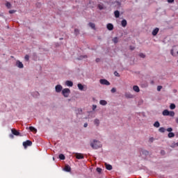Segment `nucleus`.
Segmentation results:
<instances>
[{"label": "nucleus", "instance_id": "40", "mask_svg": "<svg viewBox=\"0 0 178 178\" xmlns=\"http://www.w3.org/2000/svg\"><path fill=\"white\" fill-rule=\"evenodd\" d=\"M111 92L112 93L116 92V88H113L111 89Z\"/></svg>", "mask_w": 178, "mask_h": 178}, {"label": "nucleus", "instance_id": "46", "mask_svg": "<svg viewBox=\"0 0 178 178\" xmlns=\"http://www.w3.org/2000/svg\"><path fill=\"white\" fill-rule=\"evenodd\" d=\"M130 49H131V51H134V47L132 46H130Z\"/></svg>", "mask_w": 178, "mask_h": 178}, {"label": "nucleus", "instance_id": "52", "mask_svg": "<svg viewBox=\"0 0 178 178\" xmlns=\"http://www.w3.org/2000/svg\"><path fill=\"white\" fill-rule=\"evenodd\" d=\"M175 145H177V147H178V142L177 143H175Z\"/></svg>", "mask_w": 178, "mask_h": 178}, {"label": "nucleus", "instance_id": "44", "mask_svg": "<svg viewBox=\"0 0 178 178\" xmlns=\"http://www.w3.org/2000/svg\"><path fill=\"white\" fill-rule=\"evenodd\" d=\"M97 109V105H93L92 106V111H95Z\"/></svg>", "mask_w": 178, "mask_h": 178}, {"label": "nucleus", "instance_id": "35", "mask_svg": "<svg viewBox=\"0 0 178 178\" xmlns=\"http://www.w3.org/2000/svg\"><path fill=\"white\" fill-rule=\"evenodd\" d=\"M166 131H168L169 133H172V131H173V129L172 127L168 128L166 129Z\"/></svg>", "mask_w": 178, "mask_h": 178}, {"label": "nucleus", "instance_id": "12", "mask_svg": "<svg viewBox=\"0 0 178 178\" xmlns=\"http://www.w3.org/2000/svg\"><path fill=\"white\" fill-rule=\"evenodd\" d=\"M133 90L136 92H140V88L138 86H134Z\"/></svg>", "mask_w": 178, "mask_h": 178}, {"label": "nucleus", "instance_id": "30", "mask_svg": "<svg viewBox=\"0 0 178 178\" xmlns=\"http://www.w3.org/2000/svg\"><path fill=\"white\" fill-rule=\"evenodd\" d=\"M170 109H172V110L176 109V105L175 104H171L170 105Z\"/></svg>", "mask_w": 178, "mask_h": 178}, {"label": "nucleus", "instance_id": "20", "mask_svg": "<svg viewBox=\"0 0 178 178\" xmlns=\"http://www.w3.org/2000/svg\"><path fill=\"white\" fill-rule=\"evenodd\" d=\"M169 113H170L169 111H168V110H164V111H163V116H169Z\"/></svg>", "mask_w": 178, "mask_h": 178}, {"label": "nucleus", "instance_id": "11", "mask_svg": "<svg viewBox=\"0 0 178 178\" xmlns=\"http://www.w3.org/2000/svg\"><path fill=\"white\" fill-rule=\"evenodd\" d=\"M65 84L67 87H73V82L72 81H66Z\"/></svg>", "mask_w": 178, "mask_h": 178}, {"label": "nucleus", "instance_id": "8", "mask_svg": "<svg viewBox=\"0 0 178 178\" xmlns=\"http://www.w3.org/2000/svg\"><path fill=\"white\" fill-rule=\"evenodd\" d=\"M125 97L128 99H133L134 98V95H131V93L126 92Z\"/></svg>", "mask_w": 178, "mask_h": 178}, {"label": "nucleus", "instance_id": "32", "mask_svg": "<svg viewBox=\"0 0 178 178\" xmlns=\"http://www.w3.org/2000/svg\"><path fill=\"white\" fill-rule=\"evenodd\" d=\"M166 129H165L163 127H160L159 129V131H160V133H165Z\"/></svg>", "mask_w": 178, "mask_h": 178}, {"label": "nucleus", "instance_id": "3", "mask_svg": "<svg viewBox=\"0 0 178 178\" xmlns=\"http://www.w3.org/2000/svg\"><path fill=\"white\" fill-rule=\"evenodd\" d=\"M33 145V142L31 140H26L23 142V146L24 148H27V147H31Z\"/></svg>", "mask_w": 178, "mask_h": 178}, {"label": "nucleus", "instance_id": "1", "mask_svg": "<svg viewBox=\"0 0 178 178\" xmlns=\"http://www.w3.org/2000/svg\"><path fill=\"white\" fill-rule=\"evenodd\" d=\"M90 147L93 149H98V148H101L102 147L101 142L97 140H93L92 142H90Z\"/></svg>", "mask_w": 178, "mask_h": 178}, {"label": "nucleus", "instance_id": "22", "mask_svg": "<svg viewBox=\"0 0 178 178\" xmlns=\"http://www.w3.org/2000/svg\"><path fill=\"white\" fill-rule=\"evenodd\" d=\"M29 130L33 131V133H37V129L33 127H29Z\"/></svg>", "mask_w": 178, "mask_h": 178}, {"label": "nucleus", "instance_id": "34", "mask_svg": "<svg viewBox=\"0 0 178 178\" xmlns=\"http://www.w3.org/2000/svg\"><path fill=\"white\" fill-rule=\"evenodd\" d=\"M168 116H171L172 118H173V116H175V112L170 111Z\"/></svg>", "mask_w": 178, "mask_h": 178}, {"label": "nucleus", "instance_id": "18", "mask_svg": "<svg viewBox=\"0 0 178 178\" xmlns=\"http://www.w3.org/2000/svg\"><path fill=\"white\" fill-rule=\"evenodd\" d=\"M173 51H175V49L171 50V55H172V56H178V50L176 51V53H174Z\"/></svg>", "mask_w": 178, "mask_h": 178}, {"label": "nucleus", "instance_id": "26", "mask_svg": "<svg viewBox=\"0 0 178 178\" xmlns=\"http://www.w3.org/2000/svg\"><path fill=\"white\" fill-rule=\"evenodd\" d=\"M106 169H107V170H112V165H111L110 164H106Z\"/></svg>", "mask_w": 178, "mask_h": 178}, {"label": "nucleus", "instance_id": "55", "mask_svg": "<svg viewBox=\"0 0 178 178\" xmlns=\"http://www.w3.org/2000/svg\"><path fill=\"white\" fill-rule=\"evenodd\" d=\"M150 140L152 141V138H150Z\"/></svg>", "mask_w": 178, "mask_h": 178}, {"label": "nucleus", "instance_id": "15", "mask_svg": "<svg viewBox=\"0 0 178 178\" xmlns=\"http://www.w3.org/2000/svg\"><path fill=\"white\" fill-rule=\"evenodd\" d=\"M64 170L65 172H70L72 170V168L69 166V165H67L65 166Z\"/></svg>", "mask_w": 178, "mask_h": 178}, {"label": "nucleus", "instance_id": "41", "mask_svg": "<svg viewBox=\"0 0 178 178\" xmlns=\"http://www.w3.org/2000/svg\"><path fill=\"white\" fill-rule=\"evenodd\" d=\"M161 90H162V86H159L157 87V91H161Z\"/></svg>", "mask_w": 178, "mask_h": 178}, {"label": "nucleus", "instance_id": "33", "mask_svg": "<svg viewBox=\"0 0 178 178\" xmlns=\"http://www.w3.org/2000/svg\"><path fill=\"white\" fill-rule=\"evenodd\" d=\"M79 33H80V31H79V29H74V34L76 35H79Z\"/></svg>", "mask_w": 178, "mask_h": 178}, {"label": "nucleus", "instance_id": "53", "mask_svg": "<svg viewBox=\"0 0 178 178\" xmlns=\"http://www.w3.org/2000/svg\"><path fill=\"white\" fill-rule=\"evenodd\" d=\"M152 84H154V81H152Z\"/></svg>", "mask_w": 178, "mask_h": 178}, {"label": "nucleus", "instance_id": "31", "mask_svg": "<svg viewBox=\"0 0 178 178\" xmlns=\"http://www.w3.org/2000/svg\"><path fill=\"white\" fill-rule=\"evenodd\" d=\"M94 124H96L97 126H99V120L95 119L94 120Z\"/></svg>", "mask_w": 178, "mask_h": 178}, {"label": "nucleus", "instance_id": "48", "mask_svg": "<svg viewBox=\"0 0 178 178\" xmlns=\"http://www.w3.org/2000/svg\"><path fill=\"white\" fill-rule=\"evenodd\" d=\"M100 60H101V59H99V58H96V62H97V63L99 62Z\"/></svg>", "mask_w": 178, "mask_h": 178}, {"label": "nucleus", "instance_id": "54", "mask_svg": "<svg viewBox=\"0 0 178 178\" xmlns=\"http://www.w3.org/2000/svg\"><path fill=\"white\" fill-rule=\"evenodd\" d=\"M83 58H87V56H83Z\"/></svg>", "mask_w": 178, "mask_h": 178}, {"label": "nucleus", "instance_id": "21", "mask_svg": "<svg viewBox=\"0 0 178 178\" xmlns=\"http://www.w3.org/2000/svg\"><path fill=\"white\" fill-rule=\"evenodd\" d=\"M168 138H173V137H175V133H173V132H170V133L168 134Z\"/></svg>", "mask_w": 178, "mask_h": 178}, {"label": "nucleus", "instance_id": "43", "mask_svg": "<svg viewBox=\"0 0 178 178\" xmlns=\"http://www.w3.org/2000/svg\"><path fill=\"white\" fill-rule=\"evenodd\" d=\"M139 56L140 58H145V55H144V54H140Z\"/></svg>", "mask_w": 178, "mask_h": 178}, {"label": "nucleus", "instance_id": "47", "mask_svg": "<svg viewBox=\"0 0 178 178\" xmlns=\"http://www.w3.org/2000/svg\"><path fill=\"white\" fill-rule=\"evenodd\" d=\"M161 155H165V152L163 150H161Z\"/></svg>", "mask_w": 178, "mask_h": 178}, {"label": "nucleus", "instance_id": "10", "mask_svg": "<svg viewBox=\"0 0 178 178\" xmlns=\"http://www.w3.org/2000/svg\"><path fill=\"white\" fill-rule=\"evenodd\" d=\"M158 33H159V29L156 28L153 30L152 34V35H156V34H158Z\"/></svg>", "mask_w": 178, "mask_h": 178}, {"label": "nucleus", "instance_id": "4", "mask_svg": "<svg viewBox=\"0 0 178 178\" xmlns=\"http://www.w3.org/2000/svg\"><path fill=\"white\" fill-rule=\"evenodd\" d=\"M99 83L102 86H111V83L108 82V80L106 79H100Z\"/></svg>", "mask_w": 178, "mask_h": 178}, {"label": "nucleus", "instance_id": "25", "mask_svg": "<svg viewBox=\"0 0 178 178\" xmlns=\"http://www.w3.org/2000/svg\"><path fill=\"white\" fill-rule=\"evenodd\" d=\"M59 159H60L61 161H65V155L63 154H59Z\"/></svg>", "mask_w": 178, "mask_h": 178}, {"label": "nucleus", "instance_id": "13", "mask_svg": "<svg viewBox=\"0 0 178 178\" xmlns=\"http://www.w3.org/2000/svg\"><path fill=\"white\" fill-rule=\"evenodd\" d=\"M121 24L122 27H126L127 26V21L126 19H123L121 22Z\"/></svg>", "mask_w": 178, "mask_h": 178}, {"label": "nucleus", "instance_id": "5", "mask_svg": "<svg viewBox=\"0 0 178 178\" xmlns=\"http://www.w3.org/2000/svg\"><path fill=\"white\" fill-rule=\"evenodd\" d=\"M16 67H19V69H23V67H24V65H23L22 62H20V60H17Z\"/></svg>", "mask_w": 178, "mask_h": 178}, {"label": "nucleus", "instance_id": "50", "mask_svg": "<svg viewBox=\"0 0 178 178\" xmlns=\"http://www.w3.org/2000/svg\"><path fill=\"white\" fill-rule=\"evenodd\" d=\"M13 134H10V138H13Z\"/></svg>", "mask_w": 178, "mask_h": 178}, {"label": "nucleus", "instance_id": "24", "mask_svg": "<svg viewBox=\"0 0 178 178\" xmlns=\"http://www.w3.org/2000/svg\"><path fill=\"white\" fill-rule=\"evenodd\" d=\"M89 26L91 27V29H93L94 30H95V24L90 22L89 23Z\"/></svg>", "mask_w": 178, "mask_h": 178}, {"label": "nucleus", "instance_id": "19", "mask_svg": "<svg viewBox=\"0 0 178 178\" xmlns=\"http://www.w3.org/2000/svg\"><path fill=\"white\" fill-rule=\"evenodd\" d=\"M99 104L100 105H103L104 106H105V105H106L108 102L106 100H100Z\"/></svg>", "mask_w": 178, "mask_h": 178}, {"label": "nucleus", "instance_id": "14", "mask_svg": "<svg viewBox=\"0 0 178 178\" xmlns=\"http://www.w3.org/2000/svg\"><path fill=\"white\" fill-rule=\"evenodd\" d=\"M77 87L80 91H83V90H84V86L81 83H78Z\"/></svg>", "mask_w": 178, "mask_h": 178}, {"label": "nucleus", "instance_id": "49", "mask_svg": "<svg viewBox=\"0 0 178 178\" xmlns=\"http://www.w3.org/2000/svg\"><path fill=\"white\" fill-rule=\"evenodd\" d=\"M87 126H88V124L85 123L84 125H83V127H87Z\"/></svg>", "mask_w": 178, "mask_h": 178}, {"label": "nucleus", "instance_id": "28", "mask_svg": "<svg viewBox=\"0 0 178 178\" xmlns=\"http://www.w3.org/2000/svg\"><path fill=\"white\" fill-rule=\"evenodd\" d=\"M119 41V39L118 38V37H115L113 39V42L114 44H118Z\"/></svg>", "mask_w": 178, "mask_h": 178}, {"label": "nucleus", "instance_id": "27", "mask_svg": "<svg viewBox=\"0 0 178 178\" xmlns=\"http://www.w3.org/2000/svg\"><path fill=\"white\" fill-rule=\"evenodd\" d=\"M159 126H161V124L159 123V122L156 121L154 122V127L158 128V127H159Z\"/></svg>", "mask_w": 178, "mask_h": 178}, {"label": "nucleus", "instance_id": "42", "mask_svg": "<svg viewBox=\"0 0 178 178\" xmlns=\"http://www.w3.org/2000/svg\"><path fill=\"white\" fill-rule=\"evenodd\" d=\"M168 3H173L175 2V0H168Z\"/></svg>", "mask_w": 178, "mask_h": 178}, {"label": "nucleus", "instance_id": "37", "mask_svg": "<svg viewBox=\"0 0 178 178\" xmlns=\"http://www.w3.org/2000/svg\"><path fill=\"white\" fill-rule=\"evenodd\" d=\"M25 60L29 61V60L30 59V57L29 56V55H26L24 57Z\"/></svg>", "mask_w": 178, "mask_h": 178}, {"label": "nucleus", "instance_id": "23", "mask_svg": "<svg viewBox=\"0 0 178 178\" xmlns=\"http://www.w3.org/2000/svg\"><path fill=\"white\" fill-rule=\"evenodd\" d=\"M6 8H8V9H10V8H12V4H10V2L7 1L6 3Z\"/></svg>", "mask_w": 178, "mask_h": 178}, {"label": "nucleus", "instance_id": "36", "mask_svg": "<svg viewBox=\"0 0 178 178\" xmlns=\"http://www.w3.org/2000/svg\"><path fill=\"white\" fill-rule=\"evenodd\" d=\"M98 8H99V9L100 10H102V9H104V6L102 5V4H99V5H98Z\"/></svg>", "mask_w": 178, "mask_h": 178}, {"label": "nucleus", "instance_id": "17", "mask_svg": "<svg viewBox=\"0 0 178 178\" xmlns=\"http://www.w3.org/2000/svg\"><path fill=\"white\" fill-rule=\"evenodd\" d=\"M107 29L108 30H109L110 31L113 30V24H107Z\"/></svg>", "mask_w": 178, "mask_h": 178}, {"label": "nucleus", "instance_id": "51", "mask_svg": "<svg viewBox=\"0 0 178 178\" xmlns=\"http://www.w3.org/2000/svg\"><path fill=\"white\" fill-rule=\"evenodd\" d=\"M176 123H178V118H176Z\"/></svg>", "mask_w": 178, "mask_h": 178}, {"label": "nucleus", "instance_id": "2", "mask_svg": "<svg viewBox=\"0 0 178 178\" xmlns=\"http://www.w3.org/2000/svg\"><path fill=\"white\" fill-rule=\"evenodd\" d=\"M62 94L65 97L67 98L69 97V94H70V89L69 88H65L62 90Z\"/></svg>", "mask_w": 178, "mask_h": 178}, {"label": "nucleus", "instance_id": "16", "mask_svg": "<svg viewBox=\"0 0 178 178\" xmlns=\"http://www.w3.org/2000/svg\"><path fill=\"white\" fill-rule=\"evenodd\" d=\"M114 15H115V17H116V19H118L120 16V13L119 12V10H115L114 12Z\"/></svg>", "mask_w": 178, "mask_h": 178}, {"label": "nucleus", "instance_id": "38", "mask_svg": "<svg viewBox=\"0 0 178 178\" xmlns=\"http://www.w3.org/2000/svg\"><path fill=\"white\" fill-rule=\"evenodd\" d=\"M96 170L98 173H101V172H102V169L100 168H97Z\"/></svg>", "mask_w": 178, "mask_h": 178}, {"label": "nucleus", "instance_id": "39", "mask_svg": "<svg viewBox=\"0 0 178 178\" xmlns=\"http://www.w3.org/2000/svg\"><path fill=\"white\" fill-rule=\"evenodd\" d=\"M15 12H16L15 10H9V13H10V15H12V14H13V13H15Z\"/></svg>", "mask_w": 178, "mask_h": 178}, {"label": "nucleus", "instance_id": "56", "mask_svg": "<svg viewBox=\"0 0 178 178\" xmlns=\"http://www.w3.org/2000/svg\"><path fill=\"white\" fill-rule=\"evenodd\" d=\"M150 140L152 141V138H150Z\"/></svg>", "mask_w": 178, "mask_h": 178}, {"label": "nucleus", "instance_id": "45", "mask_svg": "<svg viewBox=\"0 0 178 178\" xmlns=\"http://www.w3.org/2000/svg\"><path fill=\"white\" fill-rule=\"evenodd\" d=\"M114 74L115 76H118V77H119V73H118V72H115Z\"/></svg>", "mask_w": 178, "mask_h": 178}, {"label": "nucleus", "instance_id": "9", "mask_svg": "<svg viewBox=\"0 0 178 178\" xmlns=\"http://www.w3.org/2000/svg\"><path fill=\"white\" fill-rule=\"evenodd\" d=\"M76 159H84V156H83L82 154L77 153L76 154Z\"/></svg>", "mask_w": 178, "mask_h": 178}, {"label": "nucleus", "instance_id": "7", "mask_svg": "<svg viewBox=\"0 0 178 178\" xmlns=\"http://www.w3.org/2000/svg\"><path fill=\"white\" fill-rule=\"evenodd\" d=\"M11 131L14 136H20V132L16 130L15 129H11Z\"/></svg>", "mask_w": 178, "mask_h": 178}, {"label": "nucleus", "instance_id": "6", "mask_svg": "<svg viewBox=\"0 0 178 178\" xmlns=\"http://www.w3.org/2000/svg\"><path fill=\"white\" fill-rule=\"evenodd\" d=\"M55 88H56V92H60V91H62V89L63 88L60 85H57V86H56Z\"/></svg>", "mask_w": 178, "mask_h": 178}, {"label": "nucleus", "instance_id": "29", "mask_svg": "<svg viewBox=\"0 0 178 178\" xmlns=\"http://www.w3.org/2000/svg\"><path fill=\"white\" fill-rule=\"evenodd\" d=\"M143 155H145V156H147V155H148L149 153L148 152V151L147 150H142L141 151Z\"/></svg>", "mask_w": 178, "mask_h": 178}]
</instances>
